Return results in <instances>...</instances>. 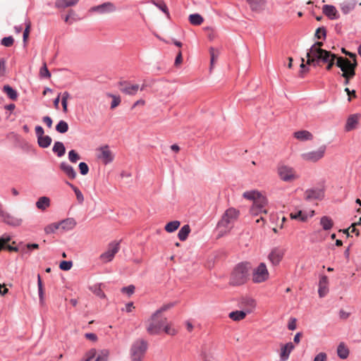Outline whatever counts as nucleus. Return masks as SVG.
Instances as JSON below:
<instances>
[{
  "label": "nucleus",
  "mask_w": 361,
  "mask_h": 361,
  "mask_svg": "<svg viewBox=\"0 0 361 361\" xmlns=\"http://www.w3.org/2000/svg\"><path fill=\"white\" fill-rule=\"evenodd\" d=\"M39 75L42 78H49L51 77V73L47 68L46 63H44L43 66L41 67L39 70Z\"/></svg>",
  "instance_id": "47"
},
{
  "label": "nucleus",
  "mask_w": 361,
  "mask_h": 361,
  "mask_svg": "<svg viewBox=\"0 0 361 361\" xmlns=\"http://www.w3.org/2000/svg\"><path fill=\"white\" fill-rule=\"evenodd\" d=\"M358 120H359V115H357V114L350 115L346 121V124H345V130L350 131V130L355 129L358 123Z\"/></svg>",
  "instance_id": "25"
},
{
  "label": "nucleus",
  "mask_w": 361,
  "mask_h": 361,
  "mask_svg": "<svg viewBox=\"0 0 361 361\" xmlns=\"http://www.w3.org/2000/svg\"><path fill=\"white\" fill-rule=\"evenodd\" d=\"M73 263L71 261H62L60 263L59 267L61 269L68 271L71 269Z\"/></svg>",
  "instance_id": "56"
},
{
  "label": "nucleus",
  "mask_w": 361,
  "mask_h": 361,
  "mask_svg": "<svg viewBox=\"0 0 361 361\" xmlns=\"http://www.w3.org/2000/svg\"><path fill=\"white\" fill-rule=\"evenodd\" d=\"M250 10L255 13L262 12L267 4V0H245Z\"/></svg>",
  "instance_id": "16"
},
{
  "label": "nucleus",
  "mask_w": 361,
  "mask_h": 361,
  "mask_svg": "<svg viewBox=\"0 0 361 361\" xmlns=\"http://www.w3.org/2000/svg\"><path fill=\"white\" fill-rule=\"evenodd\" d=\"M44 129H43V128L42 126H37L35 127V134H36V136H37V138L41 137V136L44 135Z\"/></svg>",
  "instance_id": "63"
},
{
  "label": "nucleus",
  "mask_w": 361,
  "mask_h": 361,
  "mask_svg": "<svg viewBox=\"0 0 361 361\" xmlns=\"http://www.w3.org/2000/svg\"><path fill=\"white\" fill-rule=\"evenodd\" d=\"M288 329L291 331H293L296 329V319L295 318H290V319L288 324Z\"/></svg>",
  "instance_id": "61"
},
{
  "label": "nucleus",
  "mask_w": 361,
  "mask_h": 361,
  "mask_svg": "<svg viewBox=\"0 0 361 361\" xmlns=\"http://www.w3.org/2000/svg\"><path fill=\"white\" fill-rule=\"evenodd\" d=\"M80 173L82 175H87L89 172V167L85 162H80L78 165Z\"/></svg>",
  "instance_id": "55"
},
{
  "label": "nucleus",
  "mask_w": 361,
  "mask_h": 361,
  "mask_svg": "<svg viewBox=\"0 0 361 361\" xmlns=\"http://www.w3.org/2000/svg\"><path fill=\"white\" fill-rule=\"evenodd\" d=\"M120 250L119 242L114 241L109 244L108 249L106 252L102 253L99 258L103 263H107L113 260L116 254Z\"/></svg>",
  "instance_id": "11"
},
{
  "label": "nucleus",
  "mask_w": 361,
  "mask_h": 361,
  "mask_svg": "<svg viewBox=\"0 0 361 361\" xmlns=\"http://www.w3.org/2000/svg\"><path fill=\"white\" fill-rule=\"evenodd\" d=\"M269 277V273L265 263H259V264L253 269L252 279L254 283H260L264 282L268 280Z\"/></svg>",
  "instance_id": "9"
},
{
  "label": "nucleus",
  "mask_w": 361,
  "mask_h": 361,
  "mask_svg": "<svg viewBox=\"0 0 361 361\" xmlns=\"http://www.w3.org/2000/svg\"><path fill=\"white\" fill-rule=\"evenodd\" d=\"M180 225V223L179 221H173L166 224L164 228L168 233H172L176 231Z\"/></svg>",
  "instance_id": "40"
},
{
  "label": "nucleus",
  "mask_w": 361,
  "mask_h": 361,
  "mask_svg": "<svg viewBox=\"0 0 361 361\" xmlns=\"http://www.w3.org/2000/svg\"><path fill=\"white\" fill-rule=\"evenodd\" d=\"M322 11L331 20H336L339 18L338 11L334 6L324 5L322 8Z\"/></svg>",
  "instance_id": "21"
},
{
  "label": "nucleus",
  "mask_w": 361,
  "mask_h": 361,
  "mask_svg": "<svg viewBox=\"0 0 361 361\" xmlns=\"http://www.w3.org/2000/svg\"><path fill=\"white\" fill-rule=\"evenodd\" d=\"M324 195V190L319 188L307 189L305 192V199L307 201L322 200Z\"/></svg>",
  "instance_id": "15"
},
{
  "label": "nucleus",
  "mask_w": 361,
  "mask_h": 361,
  "mask_svg": "<svg viewBox=\"0 0 361 361\" xmlns=\"http://www.w3.org/2000/svg\"><path fill=\"white\" fill-rule=\"evenodd\" d=\"M240 212L233 208L227 209L217 224L218 237H222L230 232L234 223L238 219Z\"/></svg>",
  "instance_id": "1"
},
{
  "label": "nucleus",
  "mask_w": 361,
  "mask_h": 361,
  "mask_svg": "<svg viewBox=\"0 0 361 361\" xmlns=\"http://www.w3.org/2000/svg\"><path fill=\"white\" fill-rule=\"evenodd\" d=\"M355 8V4L354 3H343L341 5V11L344 14L349 13L351 11H353Z\"/></svg>",
  "instance_id": "46"
},
{
  "label": "nucleus",
  "mask_w": 361,
  "mask_h": 361,
  "mask_svg": "<svg viewBox=\"0 0 361 361\" xmlns=\"http://www.w3.org/2000/svg\"><path fill=\"white\" fill-rule=\"evenodd\" d=\"M326 359L327 356L325 353H319L315 356L314 361H326Z\"/></svg>",
  "instance_id": "60"
},
{
  "label": "nucleus",
  "mask_w": 361,
  "mask_h": 361,
  "mask_svg": "<svg viewBox=\"0 0 361 361\" xmlns=\"http://www.w3.org/2000/svg\"><path fill=\"white\" fill-rule=\"evenodd\" d=\"M162 330H164L166 334L171 336H173L177 333V331L174 328H172L171 325L167 323V321L166 322L165 325L163 326Z\"/></svg>",
  "instance_id": "50"
},
{
  "label": "nucleus",
  "mask_w": 361,
  "mask_h": 361,
  "mask_svg": "<svg viewBox=\"0 0 361 361\" xmlns=\"http://www.w3.org/2000/svg\"><path fill=\"white\" fill-rule=\"evenodd\" d=\"M294 137L300 141H306L312 140L313 138V135L310 132L303 130L295 132Z\"/></svg>",
  "instance_id": "26"
},
{
  "label": "nucleus",
  "mask_w": 361,
  "mask_h": 361,
  "mask_svg": "<svg viewBox=\"0 0 361 361\" xmlns=\"http://www.w3.org/2000/svg\"><path fill=\"white\" fill-rule=\"evenodd\" d=\"M42 120L48 128H51L53 121L51 117L46 116L43 117Z\"/></svg>",
  "instance_id": "64"
},
{
  "label": "nucleus",
  "mask_w": 361,
  "mask_h": 361,
  "mask_svg": "<svg viewBox=\"0 0 361 361\" xmlns=\"http://www.w3.org/2000/svg\"><path fill=\"white\" fill-rule=\"evenodd\" d=\"M66 184L73 190V192H75V195L76 196V198L78 201L79 203H82L83 201H84V197H83V195L82 193V192L76 187L73 184L69 183V182H66Z\"/></svg>",
  "instance_id": "38"
},
{
  "label": "nucleus",
  "mask_w": 361,
  "mask_h": 361,
  "mask_svg": "<svg viewBox=\"0 0 361 361\" xmlns=\"http://www.w3.org/2000/svg\"><path fill=\"white\" fill-rule=\"evenodd\" d=\"M68 130V124L64 121H60L56 126V130L59 133H65Z\"/></svg>",
  "instance_id": "44"
},
{
  "label": "nucleus",
  "mask_w": 361,
  "mask_h": 361,
  "mask_svg": "<svg viewBox=\"0 0 361 361\" xmlns=\"http://www.w3.org/2000/svg\"><path fill=\"white\" fill-rule=\"evenodd\" d=\"M337 355L341 359H346L349 355V350L347 346L341 343L337 347Z\"/></svg>",
  "instance_id": "29"
},
{
  "label": "nucleus",
  "mask_w": 361,
  "mask_h": 361,
  "mask_svg": "<svg viewBox=\"0 0 361 361\" xmlns=\"http://www.w3.org/2000/svg\"><path fill=\"white\" fill-rule=\"evenodd\" d=\"M345 92L348 94V102H350L351 101V99L352 97H354L355 98L356 97V93H355V90H350V89L348 87H346L345 89Z\"/></svg>",
  "instance_id": "62"
},
{
  "label": "nucleus",
  "mask_w": 361,
  "mask_h": 361,
  "mask_svg": "<svg viewBox=\"0 0 361 361\" xmlns=\"http://www.w3.org/2000/svg\"><path fill=\"white\" fill-rule=\"evenodd\" d=\"M60 169L71 179H75L76 177V172L73 167L66 162H61L59 165Z\"/></svg>",
  "instance_id": "23"
},
{
  "label": "nucleus",
  "mask_w": 361,
  "mask_h": 361,
  "mask_svg": "<svg viewBox=\"0 0 361 361\" xmlns=\"http://www.w3.org/2000/svg\"><path fill=\"white\" fill-rule=\"evenodd\" d=\"M109 356V350L103 349L99 352L94 361H108Z\"/></svg>",
  "instance_id": "43"
},
{
  "label": "nucleus",
  "mask_w": 361,
  "mask_h": 361,
  "mask_svg": "<svg viewBox=\"0 0 361 361\" xmlns=\"http://www.w3.org/2000/svg\"><path fill=\"white\" fill-rule=\"evenodd\" d=\"M0 216L3 221L11 226H19L23 223L21 218L15 216L3 209L2 204L0 203Z\"/></svg>",
  "instance_id": "13"
},
{
  "label": "nucleus",
  "mask_w": 361,
  "mask_h": 361,
  "mask_svg": "<svg viewBox=\"0 0 361 361\" xmlns=\"http://www.w3.org/2000/svg\"><path fill=\"white\" fill-rule=\"evenodd\" d=\"M147 349V341L138 340L134 342L130 350L132 361H142Z\"/></svg>",
  "instance_id": "8"
},
{
  "label": "nucleus",
  "mask_w": 361,
  "mask_h": 361,
  "mask_svg": "<svg viewBox=\"0 0 361 361\" xmlns=\"http://www.w3.org/2000/svg\"><path fill=\"white\" fill-rule=\"evenodd\" d=\"M314 213V212L312 211L310 217L313 216ZM290 216L292 219H298L302 222L306 221L309 218V216L306 213H305L302 211H298L295 213H291L290 214Z\"/></svg>",
  "instance_id": "28"
},
{
  "label": "nucleus",
  "mask_w": 361,
  "mask_h": 361,
  "mask_svg": "<svg viewBox=\"0 0 361 361\" xmlns=\"http://www.w3.org/2000/svg\"><path fill=\"white\" fill-rule=\"evenodd\" d=\"M91 11L98 12L99 13H111L116 11V6L111 2H106L91 8Z\"/></svg>",
  "instance_id": "17"
},
{
  "label": "nucleus",
  "mask_w": 361,
  "mask_h": 361,
  "mask_svg": "<svg viewBox=\"0 0 361 361\" xmlns=\"http://www.w3.org/2000/svg\"><path fill=\"white\" fill-rule=\"evenodd\" d=\"M135 287L133 285H130L126 287H123L121 289V292L123 293H126L128 295H131L135 292Z\"/></svg>",
  "instance_id": "57"
},
{
  "label": "nucleus",
  "mask_w": 361,
  "mask_h": 361,
  "mask_svg": "<svg viewBox=\"0 0 361 361\" xmlns=\"http://www.w3.org/2000/svg\"><path fill=\"white\" fill-rule=\"evenodd\" d=\"M36 207L41 210L45 211L51 205V200L47 196L40 197L36 202Z\"/></svg>",
  "instance_id": "24"
},
{
  "label": "nucleus",
  "mask_w": 361,
  "mask_h": 361,
  "mask_svg": "<svg viewBox=\"0 0 361 361\" xmlns=\"http://www.w3.org/2000/svg\"><path fill=\"white\" fill-rule=\"evenodd\" d=\"M79 0H56L55 3L56 7L59 8H64L75 5Z\"/></svg>",
  "instance_id": "31"
},
{
  "label": "nucleus",
  "mask_w": 361,
  "mask_h": 361,
  "mask_svg": "<svg viewBox=\"0 0 361 361\" xmlns=\"http://www.w3.org/2000/svg\"><path fill=\"white\" fill-rule=\"evenodd\" d=\"M80 159L79 154L73 149L68 152V159L72 163H76Z\"/></svg>",
  "instance_id": "49"
},
{
  "label": "nucleus",
  "mask_w": 361,
  "mask_h": 361,
  "mask_svg": "<svg viewBox=\"0 0 361 361\" xmlns=\"http://www.w3.org/2000/svg\"><path fill=\"white\" fill-rule=\"evenodd\" d=\"M166 322V317H161L155 312L147 321V331L151 335H158L162 330Z\"/></svg>",
  "instance_id": "6"
},
{
  "label": "nucleus",
  "mask_w": 361,
  "mask_h": 361,
  "mask_svg": "<svg viewBox=\"0 0 361 361\" xmlns=\"http://www.w3.org/2000/svg\"><path fill=\"white\" fill-rule=\"evenodd\" d=\"M327 60L326 61H322V63H327L326 66V70L330 71L333 66L335 64V60H338L339 57H337V56L335 54H332L331 51L329 52V55L326 57Z\"/></svg>",
  "instance_id": "34"
},
{
  "label": "nucleus",
  "mask_w": 361,
  "mask_h": 361,
  "mask_svg": "<svg viewBox=\"0 0 361 361\" xmlns=\"http://www.w3.org/2000/svg\"><path fill=\"white\" fill-rule=\"evenodd\" d=\"M285 255L283 248L276 247L271 250L268 255V259L273 266H277L280 264Z\"/></svg>",
  "instance_id": "14"
},
{
  "label": "nucleus",
  "mask_w": 361,
  "mask_h": 361,
  "mask_svg": "<svg viewBox=\"0 0 361 361\" xmlns=\"http://www.w3.org/2000/svg\"><path fill=\"white\" fill-rule=\"evenodd\" d=\"M326 150V145H322L317 150L302 153L301 157L306 161L317 162L324 157Z\"/></svg>",
  "instance_id": "10"
},
{
  "label": "nucleus",
  "mask_w": 361,
  "mask_h": 361,
  "mask_svg": "<svg viewBox=\"0 0 361 361\" xmlns=\"http://www.w3.org/2000/svg\"><path fill=\"white\" fill-rule=\"evenodd\" d=\"M37 286H38L39 302L41 304H43L44 303V289H43L42 281L41 280V277H40L39 274L37 275Z\"/></svg>",
  "instance_id": "42"
},
{
  "label": "nucleus",
  "mask_w": 361,
  "mask_h": 361,
  "mask_svg": "<svg viewBox=\"0 0 361 361\" xmlns=\"http://www.w3.org/2000/svg\"><path fill=\"white\" fill-rule=\"evenodd\" d=\"M10 240H11V236L9 235H7V234H4L0 238V250L4 247V245L6 243H8Z\"/></svg>",
  "instance_id": "58"
},
{
  "label": "nucleus",
  "mask_w": 361,
  "mask_h": 361,
  "mask_svg": "<svg viewBox=\"0 0 361 361\" xmlns=\"http://www.w3.org/2000/svg\"><path fill=\"white\" fill-rule=\"evenodd\" d=\"M4 92L12 100H16L18 98L17 92L9 85H4L3 88Z\"/></svg>",
  "instance_id": "35"
},
{
  "label": "nucleus",
  "mask_w": 361,
  "mask_h": 361,
  "mask_svg": "<svg viewBox=\"0 0 361 361\" xmlns=\"http://www.w3.org/2000/svg\"><path fill=\"white\" fill-rule=\"evenodd\" d=\"M174 305H175L174 302H170V303H168V304H165L163 306H161L159 310H157L155 312V313L159 314V315H160L161 313H162L163 312H165V311L169 310L170 308H171Z\"/></svg>",
  "instance_id": "54"
},
{
  "label": "nucleus",
  "mask_w": 361,
  "mask_h": 361,
  "mask_svg": "<svg viewBox=\"0 0 361 361\" xmlns=\"http://www.w3.org/2000/svg\"><path fill=\"white\" fill-rule=\"evenodd\" d=\"M336 65L342 71V76L345 78L344 85L349 84L350 80L352 79L355 75V67L357 62H351L349 59L343 57H340L336 62Z\"/></svg>",
  "instance_id": "5"
},
{
  "label": "nucleus",
  "mask_w": 361,
  "mask_h": 361,
  "mask_svg": "<svg viewBox=\"0 0 361 361\" xmlns=\"http://www.w3.org/2000/svg\"><path fill=\"white\" fill-rule=\"evenodd\" d=\"M326 35V29L322 27H319L317 29L315 32V37L317 39H325Z\"/></svg>",
  "instance_id": "52"
},
{
  "label": "nucleus",
  "mask_w": 361,
  "mask_h": 361,
  "mask_svg": "<svg viewBox=\"0 0 361 361\" xmlns=\"http://www.w3.org/2000/svg\"><path fill=\"white\" fill-rule=\"evenodd\" d=\"M190 233V226L184 225L178 231V237L180 240L184 241L187 239L189 233Z\"/></svg>",
  "instance_id": "33"
},
{
  "label": "nucleus",
  "mask_w": 361,
  "mask_h": 361,
  "mask_svg": "<svg viewBox=\"0 0 361 361\" xmlns=\"http://www.w3.org/2000/svg\"><path fill=\"white\" fill-rule=\"evenodd\" d=\"M151 2L157 8H159L161 11H163L167 16V17H169V12L167 6L162 0H160L157 2L152 0Z\"/></svg>",
  "instance_id": "41"
},
{
  "label": "nucleus",
  "mask_w": 361,
  "mask_h": 361,
  "mask_svg": "<svg viewBox=\"0 0 361 361\" xmlns=\"http://www.w3.org/2000/svg\"><path fill=\"white\" fill-rule=\"evenodd\" d=\"M52 150L59 157L63 156L66 152V148L63 143L59 141L55 142Z\"/></svg>",
  "instance_id": "30"
},
{
  "label": "nucleus",
  "mask_w": 361,
  "mask_h": 361,
  "mask_svg": "<svg viewBox=\"0 0 361 361\" xmlns=\"http://www.w3.org/2000/svg\"><path fill=\"white\" fill-rule=\"evenodd\" d=\"M58 229H60L58 222L50 224L44 228L46 234L54 233Z\"/></svg>",
  "instance_id": "45"
},
{
  "label": "nucleus",
  "mask_w": 361,
  "mask_h": 361,
  "mask_svg": "<svg viewBox=\"0 0 361 361\" xmlns=\"http://www.w3.org/2000/svg\"><path fill=\"white\" fill-rule=\"evenodd\" d=\"M243 197L245 199L253 201L252 206L250 208V213L252 215L257 216L262 213H267V200L258 191H246L243 194Z\"/></svg>",
  "instance_id": "2"
},
{
  "label": "nucleus",
  "mask_w": 361,
  "mask_h": 361,
  "mask_svg": "<svg viewBox=\"0 0 361 361\" xmlns=\"http://www.w3.org/2000/svg\"><path fill=\"white\" fill-rule=\"evenodd\" d=\"M60 229L63 231H71L76 226V221L73 218H67L58 222Z\"/></svg>",
  "instance_id": "22"
},
{
  "label": "nucleus",
  "mask_w": 361,
  "mask_h": 361,
  "mask_svg": "<svg viewBox=\"0 0 361 361\" xmlns=\"http://www.w3.org/2000/svg\"><path fill=\"white\" fill-rule=\"evenodd\" d=\"M328 284H329L328 277L324 275L320 277V279L319 281V290H318L319 295L320 298H323L327 294V293L329 291Z\"/></svg>",
  "instance_id": "19"
},
{
  "label": "nucleus",
  "mask_w": 361,
  "mask_h": 361,
  "mask_svg": "<svg viewBox=\"0 0 361 361\" xmlns=\"http://www.w3.org/2000/svg\"><path fill=\"white\" fill-rule=\"evenodd\" d=\"M210 53V69H212L214 66V62L218 59L219 56L220 54V51L219 49H216L213 47H211L209 49Z\"/></svg>",
  "instance_id": "39"
},
{
  "label": "nucleus",
  "mask_w": 361,
  "mask_h": 361,
  "mask_svg": "<svg viewBox=\"0 0 361 361\" xmlns=\"http://www.w3.org/2000/svg\"><path fill=\"white\" fill-rule=\"evenodd\" d=\"M277 173L281 180L288 183L293 182L300 177L294 168L285 164L278 166Z\"/></svg>",
  "instance_id": "7"
},
{
  "label": "nucleus",
  "mask_w": 361,
  "mask_h": 361,
  "mask_svg": "<svg viewBox=\"0 0 361 361\" xmlns=\"http://www.w3.org/2000/svg\"><path fill=\"white\" fill-rule=\"evenodd\" d=\"M320 226L324 231H329L334 226V221L332 219L328 216H324L320 219Z\"/></svg>",
  "instance_id": "27"
},
{
  "label": "nucleus",
  "mask_w": 361,
  "mask_h": 361,
  "mask_svg": "<svg viewBox=\"0 0 361 361\" xmlns=\"http://www.w3.org/2000/svg\"><path fill=\"white\" fill-rule=\"evenodd\" d=\"M294 348L295 346L291 342L282 345L280 352L281 361H286Z\"/></svg>",
  "instance_id": "20"
},
{
  "label": "nucleus",
  "mask_w": 361,
  "mask_h": 361,
  "mask_svg": "<svg viewBox=\"0 0 361 361\" xmlns=\"http://www.w3.org/2000/svg\"><path fill=\"white\" fill-rule=\"evenodd\" d=\"M247 313L244 311H233L229 313V317L233 321H240L243 319Z\"/></svg>",
  "instance_id": "36"
},
{
  "label": "nucleus",
  "mask_w": 361,
  "mask_h": 361,
  "mask_svg": "<svg viewBox=\"0 0 361 361\" xmlns=\"http://www.w3.org/2000/svg\"><path fill=\"white\" fill-rule=\"evenodd\" d=\"M92 291L99 298H104L106 297L104 293L100 288V286H94L91 288Z\"/></svg>",
  "instance_id": "48"
},
{
  "label": "nucleus",
  "mask_w": 361,
  "mask_h": 361,
  "mask_svg": "<svg viewBox=\"0 0 361 361\" xmlns=\"http://www.w3.org/2000/svg\"><path fill=\"white\" fill-rule=\"evenodd\" d=\"M97 158L105 165L111 163L114 159V154L108 145H104L97 149Z\"/></svg>",
  "instance_id": "12"
},
{
  "label": "nucleus",
  "mask_w": 361,
  "mask_h": 361,
  "mask_svg": "<svg viewBox=\"0 0 361 361\" xmlns=\"http://www.w3.org/2000/svg\"><path fill=\"white\" fill-rule=\"evenodd\" d=\"M322 46L323 42H317L310 47L306 54L307 64L316 66L320 61H326L329 51L321 49Z\"/></svg>",
  "instance_id": "3"
},
{
  "label": "nucleus",
  "mask_w": 361,
  "mask_h": 361,
  "mask_svg": "<svg viewBox=\"0 0 361 361\" xmlns=\"http://www.w3.org/2000/svg\"><path fill=\"white\" fill-rule=\"evenodd\" d=\"M189 21L192 25H200L203 23L204 19L200 14L194 13L189 16Z\"/></svg>",
  "instance_id": "37"
},
{
  "label": "nucleus",
  "mask_w": 361,
  "mask_h": 361,
  "mask_svg": "<svg viewBox=\"0 0 361 361\" xmlns=\"http://www.w3.org/2000/svg\"><path fill=\"white\" fill-rule=\"evenodd\" d=\"M250 265L247 262H242L237 264L230 278V284L232 286H240L244 284L249 276Z\"/></svg>",
  "instance_id": "4"
},
{
  "label": "nucleus",
  "mask_w": 361,
  "mask_h": 361,
  "mask_svg": "<svg viewBox=\"0 0 361 361\" xmlns=\"http://www.w3.org/2000/svg\"><path fill=\"white\" fill-rule=\"evenodd\" d=\"M14 39L13 37H6L1 39V44L6 47H10L13 44Z\"/></svg>",
  "instance_id": "53"
},
{
  "label": "nucleus",
  "mask_w": 361,
  "mask_h": 361,
  "mask_svg": "<svg viewBox=\"0 0 361 361\" xmlns=\"http://www.w3.org/2000/svg\"><path fill=\"white\" fill-rule=\"evenodd\" d=\"M138 90V85H133L127 82H123L120 84V90L126 94L134 95L137 93Z\"/></svg>",
  "instance_id": "18"
},
{
  "label": "nucleus",
  "mask_w": 361,
  "mask_h": 361,
  "mask_svg": "<svg viewBox=\"0 0 361 361\" xmlns=\"http://www.w3.org/2000/svg\"><path fill=\"white\" fill-rule=\"evenodd\" d=\"M110 97L112 98V102L111 104V109H113L118 106L121 103V98L118 96H116L111 94H108Z\"/></svg>",
  "instance_id": "51"
},
{
  "label": "nucleus",
  "mask_w": 361,
  "mask_h": 361,
  "mask_svg": "<svg viewBox=\"0 0 361 361\" xmlns=\"http://www.w3.org/2000/svg\"><path fill=\"white\" fill-rule=\"evenodd\" d=\"M51 137L49 135H43L37 138V143L42 148H47L51 143Z\"/></svg>",
  "instance_id": "32"
},
{
  "label": "nucleus",
  "mask_w": 361,
  "mask_h": 361,
  "mask_svg": "<svg viewBox=\"0 0 361 361\" xmlns=\"http://www.w3.org/2000/svg\"><path fill=\"white\" fill-rule=\"evenodd\" d=\"M25 28L23 32V42H25L28 38V35L30 30V21L26 22Z\"/></svg>",
  "instance_id": "59"
}]
</instances>
